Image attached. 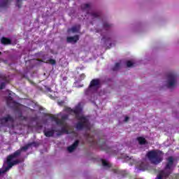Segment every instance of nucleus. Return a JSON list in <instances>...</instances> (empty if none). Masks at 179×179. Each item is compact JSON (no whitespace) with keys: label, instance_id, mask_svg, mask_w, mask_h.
Masks as SVG:
<instances>
[{"label":"nucleus","instance_id":"nucleus-43","mask_svg":"<svg viewBox=\"0 0 179 179\" xmlns=\"http://www.w3.org/2000/svg\"><path fill=\"white\" fill-rule=\"evenodd\" d=\"M0 78H1V76H0Z\"/></svg>","mask_w":179,"mask_h":179},{"label":"nucleus","instance_id":"nucleus-4","mask_svg":"<svg viewBox=\"0 0 179 179\" xmlns=\"http://www.w3.org/2000/svg\"><path fill=\"white\" fill-rule=\"evenodd\" d=\"M148 160L152 164L157 166L163 162V152L159 150H152L148 152L146 155Z\"/></svg>","mask_w":179,"mask_h":179},{"label":"nucleus","instance_id":"nucleus-13","mask_svg":"<svg viewBox=\"0 0 179 179\" xmlns=\"http://www.w3.org/2000/svg\"><path fill=\"white\" fill-rule=\"evenodd\" d=\"M137 141H138L139 145H146L148 143V141H146V139L141 136L138 137Z\"/></svg>","mask_w":179,"mask_h":179},{"label":"nucleus","instance_id":"nucleus-24","mask_svg":"<svg viewBox=\"0 0 179 179\" xmlns=\"http://www.w3.org/2000/svg\"><path fill=\"white\" fill-rule=\"evenodd\" d=\"M91 16H92V17L94 19H96L97 17H100V13H92Z\"/></svg>","mask_w":179,"mask_h":179},{"label":"nucleus","instance_id":"nucleus-30","mask_svg":"<svg viewBox=\"0 0 179 179\" xmlns=\"http://www.w3.org/2000/svg\"><path fill=\"white\" fill-rule=\"evenodd\" d=\"M6 86V83H1L0 84V90H2V89H5V87Z\"/></svg>","mask_w":179,"mask_h":179},{"label":"nucleus","instance_id":"nucleus-42","mask_svg":"<svg viewBox=\"0 0 179 179\" xmlns=\"http://www.w3.org/2000/svg\"><path fill=\"white\" fill-rule=\"evenodd\" d=\"M2 55V52H0V55Z\"/></svg>","mask_w":179,"mask_h":179},{"label":"nucleus","instance_id":"nucleus-19","mask_svg":"<svg viewBox=\"0 0 179 179\" xmlns=\"http://www.w3.org/2000/svg\"><path fill=\"white\" fill-rule=\"evenodd\" d=\"M56 124L57 125H60L61 127H62L63 125H65V122L62 120V119H58L57 120H56Z\"/></svg>","mask_w":179,"mask_h":179},{"label":"nucleus","instance_id":"nucleus-8","mask_svg":"<svg viewBox=\"0 0 179 179\" xmlns=\"http://www.w3.org/2000/svg\"><path fill=\"white\" fill-rule=\"evenodd\" d=\"M79 146V141L76 140L71 145L69 146L67 148V150L70 152L72 153L75 149H76V147Z\"/></svg>","mask_w":179,"mask_h":179},{"label":"nucleus","instance_id":"nucleus-11","mask_svg":"<svg viewBox=\"0 0 179 179\" xmlns=\"http://www.w3.org/2000/svg\"><path fill=\"white\" fill-rule=\"evenodd\" d=\"M100 148L101 149V150H105V152H106L107 153H108L110 150H111V148L107 146V144H106V142L102 143L100 145Z\"/></svg>","mask_w":179,"mask_h":179},{"label":"nucleus","instance_id":"nucleus-2","mask_svg":"<svg viewBox=\"0 0 179 179\" xmlns=\"http://www.w3.org/2000/svg\"><path fill=\"white\" fill-rule=\"evenodd\" d=\"M174 167V157H169L166 159V163L164 170L159 172L155 179L168 178Z\"/></svg>","mask_w":179,"mask_h":179},{"label":"nucleus","instance_id":"nucleus-36","mask_svg":"<svg viewBox=\"0 0 179 179\" xmlns=\"http://www.w3.org/2000/svg\"><path fill=\"white\" fill-rule=\"evenodd\" d=\"M20 117L22 118V120H24V121H26V120H27V117L23 116L22 114L20 115Z\"/></svg>","mask_w":179,"mask_h":179},{"label":"nucleus","instance_id":"nucleus-28","mask_svg":"<svg viewBox=\"0 0 179 179\" xmlns=\"http://www.w3.org/2000/svg\"><path fill=\"white\" fill-rule=\"evenodd\" d=\"M113 172L115 174H120L121 173V171H120L118 169H113Z\"/></svg>","mask_w":179,"mask_h":179},{"label":"nucleus","instance_id":"nucleus-33","mask_svg":"<svg viewBox=\"0 0 179 179\" xmlns=\"http://www.w3.org/2000/svg\"><path fill=\"white\" fill-rule=\"evenodd\" d=\"M85 78H86V75H85V73H82V74L80 76V80H85Z\"/></svg>","mask_w":179,"mask_h":179},{"label":"nucleus","instance_id":"nucleus-37","mask_svg":"<svg viewBox=\"0 0 179 179\" xmlns=\"http://www.w3.org/2000/svg\"><path fill=\"white\" fill-rule=\"evenodd\" d=\"M129 117L126 116L125 118H124V122H127L129 121Z\"/></svg>","mask_w":179,"mask_h":179},{"label":"nucleus","instance_id":"nucleus-1","mask_svg":"<svg viewBox=\"0 0 179 179\" xmlns=\"http://www.w3.org/2000/svg\"><path fill=\"white\" fill-rule=\"evenodd\" d=\"M64 111L69 113V114H71V115H73L74 114L76 118L78 120V122L76 124V128L78 131L90 129L89 119L86 117L80 116V113H82V107L80 105H78L74 109L67 107L64 109Z\"/></svg>","mask_w":179,"mask_h":179},{"label":"nucleus","instance_id":"nucleus-39","mask_svg":"<svg viewBox=\"0 0 179 179\" xmlns=\"http://www.w3.org/2000/svg\"><path fill=\"white\" fill-rule=\"evenodd\" d=\"M4 173L3 171H0V174H3Z\"/></svg>","mask_w":179,"mask_h":179},{"label":"nucleus","instance_id":"nucleus-38","mask_svg":"<svg viewBox=\"0 0 179 179\" xmlns=\"http://www.w3.org/2000/svg\"><path fill=\"white\" fill-rule=\"evenodd\" d=\"M92 143H96V141H94V139L92 138Z\"/></svg>","mask_w":179,"mask_h":179},{"label":"nucleus","instance_id":"nucleus-21","mask_svg":"<svg viewBox=\"0 0 179 179\" xmlns=\"http://www.w3.org/2000/svg\"><path fill=\"white\" fill-rule=\"evenodd\" d=\"M46 64H50V65H55L57 64V61L54 59H50L46 62Z\"/></svg>","mask_w":179,"mask_h":179},{"label":"nucleus","instance_id":"nucleus-9","mask_svg":"<svg viewBox=\"0 0 179 179\" xmlns=\"http://www.w3.org/2000/svg\"><path fill=\"white\" fill-rule=\"evenodd\" d=\"M43 134L45 135V136H46V138H51L52 136H54V134H55V129H49L48 131L44 130L43 131Z\"/></svg>","mask_w":179,"mask_h":179},{"label":"nucleus","instance_id":"nucleus-26","mask_svg":"<svg viewBox=\"0 0 179 179\" xmlns=\"http://www.w3.org/2000/svg\"><path fill=\"white\" fill-rule=\"evenodd\" d=\"M126 65L127 68H131V66H134V63L129 60L127 62Z\"/></svg>","mask_w":179,"mask_h":179},{"label":"nucleus","instance_id":"nucleus-18","mask_svg":"<svg viewBox=\"0 0 179 179\" xmlns=\"http://www.w3.org/2000/svg\"><path fill=\"white\" fill-rule=\"evenodd\" d=\"M82 10H87V9H90V4L89 3H84L81 5Z\"/></svg>","mask_w":179,"mask_h":179},{"label":"nucleus","instance_id":"nucleus-16","mask_svg":"<svg viewBox=\"0 0 179 179\" xmlns=\"http://www.w3.org/2000/svg\"><path fill=\"white\" fill-rule=\"evenodd\" d=\"M112 24H108V22H103V27L104 30H110L112 27Z\"/></svg>","mask_w":179,"mask_h":179},{"label":"nucleus","instance_id":"nucleus-14","mask_svg":"<svg viewBox=\"0 0 179 179\" xmlns=\"http://www.w3.org/2000/svg\"><path fill=\"white\" fill-rule=\"evenodd\" d=\"M61 131L62 132H63V134H66V135L69 134V130H68L67 129L66 123H65L64 125L62 126Z\"/></svg>","mask_w":179,"mask_h":179},{"label":"nucleus","instance_id":"nucleus-35","mask_svg":"<svg viewBox=\"0 0 179 179\" xmlns=\"http://www.w3.org/2000/svg\"><path fill=\"white\" fill-rule=\"evenodd\" d=\"M102 40H105V43H107V41H110V38H106V36H103Z\"/></svg>","mask_w":179,"mask_h":179},{"label":"nucleus","instance_id":"nucleus-17","mask_svg":"<svg viewBox=\"0 0 179 179\" xmlns=\"http://www.w3.org/2000/svg\"><path fill=\"white\" fill-rule=\"evenodd\" d=\"M33 145H34V146H36V142H32L29 145H25V146L22 147L21 150H21V152H22V150H27V149H29V146H31Z\"/></svg>","mask_w":179,"mask_h":179},{"label":"nucleus","instance_id":"nucleus-3","mask_svg":"<svg viewBox=\"0 0 179 179\" xmlns=\"http://www.w3.org/2000/svg\"><path fill=\"white\" fill-rule=\"evenodd\" d=\"M20 155H22V150H17L7 157L6 162L8 166L4 169V170H3V173H6V171L10 170L13 166H16V164H20V163H22L20 159H15L13 161L14 159H17Z\"/></svg>","mask_w":179,"mask_h":179},{"label":"nucleus","instance_id":"nucleus-10","mask_svg":"<svg viewBox=\"0 0 179 179\" xmlns=\"http://www.w3.org/2000/svg\"><path fill=\"white\" fill-rule=\"evenodd\" d=\"M66 40L67 43H78L79 41V36H69Z\"/></svg>","mask_w":179,"mask_h":179},{"label":"nucleus","instance_id":"nucleus-22","mask_svg":"<svg viewBox=\"0 0 179 179\" xmlns=\"http://www.w3.org/2000/svg\"><path fill=\"white\" fill-rule=\"evenodd\" d=\"M92 93V88H90V85H89L88 88L85 90V94L86 96H89V94H91Z\"/></svg>","mask_w":179,"mask_h":179},{"label":"nucleus","instance_id":"nucleus-5","mask_svg":"<svg viewBox=\"0 0 179 179\" xmlns=\"http://www.w3.org/2000/svg\"><path fill=\"white\" fill-rule=\"evenodd\" d=\"M167 87L170 89V87H173L176 86V83H177L176 80L177 79V74L174 73H170L167 75Z\"/></svg>","mask_w":179,"mask_h":179},{"label":"nucleus","instance_id":"nucleus-34","mask_svg":"<svg viewBox=\"0 0 179 179\" xmlns=\"http://www.w3.org/2000/svg\"><path fill=\"white\" fill-rule=\"evenodd\" d=\"M51 120H52V121H55V122H57L58 117H57L55 116H51Z\"/></svg>","mask_w":179,"mask_h":179},{"label":"nucleus","instance_id":"nucleus-25","mask_svg":"<svg viewBox=\"0 0 179 179\" xmlns=\"http://www.w3.org/2000/svg\"><path fill=\"white\" fill-rule=\"evenodd\" d=\"M120 63H116L113 68V71H118L120 69Z\"/></svg>","mask_w":179,"mask_h":179},{"label":"nucleus","instance_id":"nucleus-20","mask_svg":"<svg viewBox=\"0 0 179 179\" xmlns=\"http://www.w3.org/2000/svg\"><path fill=\"white\" fill-rule=\"evenodd\" d=\"M10 101H13V98L10 96H8L6 103L8 107H10Z\"/></svg>","mask_w":179,"mask_h":179},{"label":"nucleus","instance_id":"nucleus-31","mask_svg":"<svg viewBox=\"0 0 179 179\" xmlns=\"http://www.w3.org/2000/svg\"><path fill=\"white\" fill-rule=\"evenodd\" d=\"M71 31H72L73 33H78V27H73L71 28Z\"/></svg>","mask_w":179,"mask_h":179},{"label":"nucleus","instance_id":"nucleus-41","mask_svg":"<svg viewBox=\"0 0 179 179\" xmlns=\"http://www.w3.org/2000/svg\"><path fill=\"white\" fill-rule=\"evenodd\" d=\"M108 48H111V43H110V47Z\"/></svg>","mask_w":179,"mask_h":179},{"label":"nucleus","instance_id":"nucleus-27","mask_svg":"<svg viewBox=\"0 0 179 179\" xmlns=\"http://www.w3.org/2000/svg\"><path fill=\"white\" fill-rule=\"evenodd\" d=\"M55 132H57V136H61V135H64V134H65L62 131V130H58V131L55 130Z\"/></svg>","mask_w":179,"mask_h":179},{"label":"nucleus","instance_id":"nucleus-40","mask_svg":"<svg viewBox=\"0 0 179 179\" xmlns=\"http://www.w3.org/2000/svg\"><path fill=\"white\" fill-rule=\"evenodd\" d=\"M48 91H49V92H51V88H49V89H48Z\"/></svg>","mask_w":179,"mask_h":179},{"label":"nucleus","instance_id":"nucleus-7","mask_svg":"<svg viewBox=\"0 0 179 179\" xmlns=\"http://www.w3.org/2000/svg\"><path fill=\"white\" fill-rule=\"evenodd\" d=\"M1 121L2 122V124H5L6 122H14L15 120L13 119V117L12 116H10V115H7L6 117H3L1 119Z\"/></svg>","mask_w":179,"mask_h":179},{"label":"nucleus","instance_id":"nucleus-23","mask_svg":"<svg viewBox=\"0 0 179 179\" xmlns=\"http://www.w3.org/2000/svg\"><path fill=\"white\" fill-rule=\"evenodd\" d=\"M102 166H103V167H108L110 168L111 167V165H110V164H108L106 160L102 159Z\"/></svg>","mask_w":179,"mask_h":179},{"label":"nucleus","instance_id":"nucleus-29","mask_svg":"<svg viewBox=\"0 0 179 179\" xmlns=\"http://www.w3.org/2000/svg\"><path fill=\"white\" fill-rule=\"evenodd\" d=\"M16 6H17V8H22V1L17 0Z\"/></svg>","mask_w":179,"mask_h":179},{"label":"nucleus","instance_id":"nucleus-32","mask_svg":"<svg viewBox=\"0 0 179 179\" xmlns=\"http://www.w3.org/2000/svg\"><path fill=\"white\" fill-rule=\"evenodd\" d=\"M69 116L68 115H64L63 116H62V121H64L65 122V120H68Z\"/></svg>","mask_w":179,"mask_h":179},{"label":"nucleus","instance_id":"nucleus-6","mask_svg":"<svg viewBox=\"0 0 179 179\" xmlns=\"http://www.w3.org/2000/svg\"><path fill=\"white\" fill-rule=\"evenodd\" d=\"M101 85V83L100 81V79L94 78L91 80L90 83V88L93 89V87H95L96 89H99Z\"/></svg>","mask_w":179,"mask_h":179},{"label":"nucleus","instance_id":"nucleus-15","mask_svg":"<svg viewBox=\"0 0 179 179\" xmlns=\"http://www.w3.org/2000/svg\"><path fill=\"white\" fill-rule=\"evenodd\" d=\"M8 3H9V0H2L0 3V8H6Z\"/></svg>","mask_w":179,"mask_h":179},{"label":"nucleus","instance_id":"nucleus-12","mask_svg":"<svg viewBox=\"0 0 179 179\" xmlns=\"http://www.w3.org/2000/svg\"><path fill=\"white\" fill-rule=\"evenodd\" d=\"M1 41V44H3L4 45L12 44V41L9 39V38L3 37Z\"/></svg>","mask_w":179,"mask_h":179}]
</instances>
